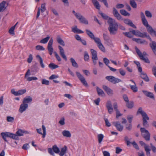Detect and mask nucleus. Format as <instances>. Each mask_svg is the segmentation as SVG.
<instances>
[{"mask_svg":"<svg viewBox=\"0 0 156 156\" xmlns=\"http://www.w3.org/2000/svg\"><path fill=\"white\" fill-rule=\"evenodd\" d=\"M145 150L146 152V155L147 156H151L150 151L151 149L149 148V146H146L145 147Z\"/></svg>","mask_w":156,"mask_h":156,"instance_id":"37998d69","label":"nucleus"},{"mask_svg":"<svg viewBox=\"0 0 156 156\" xmlns=\"http://www.w3.org/2000/svg\"><path fill=\"white\" fill-rule=\"evenodd\" d=\"M28 107V104H24L23 103L20 105L19 109V112L20 113H22L23 112L26 110Z\"/></svg>","mask_w":156,"mask_h":156,"instance_id":"6ab92c4d","label":"nucleus"},{"mask_svg":"<svg viewBox=\"0 0 156 156\" xmlns=\"http://www.w3.org/2000/svg\"><path fill=\"white\" fill-rule=\"evenodd\" d=\"M109 27L108 28L110 34L114 35L116 34L118 30V25L115 20L111 18H109L108 21Z\"/></svg>","mask_w":156,"mask_h":156,"instance_id":"f257e3e1","label":"nucleus"},{"mask_svg":"<svg viewBox=\"0 0 156 156\" xmlns=\"http://www.w3.org/2000/svg\"><path fill=\"white\" fill-rule=\"evenodd\" d=\"M146 28L148 32L151 35L154 34L155 32V31L153 30L152 27L149 25L146 27Z\"/></svg>","mask_w":156,"mask_h":156,"instance_id":"cd10ccee","label":"nucleus"},{"mask_svg":"<svg viewBox=\"0 0 156 156\" xmlns=\"http://www.w3.org/2000/svg\"><path fill=\"white\" fill-rule=\"evenodd\" d=\"M80 21V22L85 24H87L88 23V21L86 19L83 17L80 14L77 18Z\"/></svg>","mask_w":156,"mask_h":156,"instance_id":"ddd939ff","label":"nucleus"},{"mask_svg":"<svg viewBox=\"0 0 156 156\" xmlns=\"http://www.w3.org/2000/svg\"><path fill=\"white\" fill-rule=\"evenodd\" d=\"M48 67L51 69H53L58 67L59 66L58 65L55 64L53 63H51L49 65Z\"/></svg>","mask_w":156,"mask_h":156,"instance_id":"ea45409f","label":"nucleus"},{"mask_svg":"<svg viewBox=\"0 0 156 156\" xmlns=\"http://www.w3.org/2000/svg\"><path fill=\"white\" fill-rule=\"evenodd\" d=\"M95 42L97 44L98 47L100 50L103 52H105V48L102 44L100 39L99 38L96 39Z\"/></svg>","mask_w":156,"mask_h":156,"instance_id":"0eeeda50","label":"nucleus"},{"mask_svg":"<svg viewBox=\"0 0 156 156\" xmlns=\"http://www.w3.org/2000/svg\"><path fill=\"white\" fill-rule=\"evenodd\" d=\"M113 106L116 112V118H118L119 116H121L122 114L118 109V105L117 102H115L113 104Z\"/></svg>","mask_w":156,"mask_h":156,"instance_id":"dca6fc26","label":"nucleus"},{"mask_svg":"<svg viewBox=\"0 0 156 156\" xmlns=\"http://www.w3.org/2000/svg\"><path fill=\"white\" fill-rule=\"evenodd\" d=\"M133 116L132 115H128L127 116V119L129 123H132Z\"/></svg>","mask_w":156,"mask_h":156,"instance_id":"de8ad7c7","label":"nucleus"},{"mask_svg":"<svg viewBox=\"0 0 156 156\" xmlns=\"http://www.w3.org/2000/svg\"><path fill=\"white\" fill-rule=\"evenodd\" d=\"M105 78L108 81L114 84L122 82V80L121 79L116 78L112 76H107Z\"/></svg>","mask_w":156,"mask_h":156,"instance_id":"39448f33","label":"nucleus"},{"mask_svg":"<svg viewBox=\"0 0 156 156\" xmlns=\"http://www.w3.org/2000/svg\"><path fill=\"white\" fill-rule=\"evenodd\" d=\"M108 112L109 114H112L113 111V108H112V103L110 101H108L106 104Z\"/></svg>","mask_w":156,"mask_h":156,"instance_id":"9d476101","label":"nucleus"},{"mask_svg":"<svg viewBox=\"0 0 156 156\" xmlns=\"http://www.w3.org/2000/svg\"><path fill=\"white\" fill-rule=\"evenodd\" d=\"M54 53L55 54V56L57 60L59 62H60L61 61L62 59L60 58V57L59 56L58 54L56 52H54Z\"/></svg>","mask_w":156,"mask_h":156,"instance_id":"774afa93","label":"nucleus"},{"mask_svg":"<svg viewBox=\"0 0 156 156\" xmlns=\"http://www.w3.org/2000/svg\"><path fill=\"white\" fill-rule=\"evenodd\" d=\"M135 49L136 53L139 56L140 60H143L144 62L149 63H150V61L147 57H145L147 55V54L145 51L143 52L142 53L140 50L136 47H135Z\"/></svg>","mask_w":156,"mask_h":156,"instance_id":"f03ea898","label":"nucleus"},{"mask_svg":"<svg viewBox=\"0 0 156 156\" xmlns=\"http://www.w3.org/2000/svg\"><path fill=\"white\" fill-rule=\"evenodd\" d=\"M25 132H26L22 130L19 129L16 132L15 134H16L17 136L18 137V136H23V134L25 133Z\"/></svg>","mask_w":156,"mask_h":156,"instance_id":"e433bc0d","label":"nucleus"},{"mask_svg":"<svg viewBox=\"0 0 156 156\" xmlns=\"http://www.w3.org/2000/svg\"><path fill=\"white\" fill-rule=\"evenodd\" d=\"M1 136L3 139L6 142L8 140L6 139V137H9L15 140H18L19 137L15 134L10 133L9 132H2L1 133Z\"/></svg>","mask_w":156,"mask_h":156,"instance_id":"7ed1b4c3","label":"nucleus"},{"mask_svg":"<svg viewBox=\"0 0 156 156\" xmlns=\"http://www.w3.org/2000/svg\"><path fill=\"white\" fill-rule=\"evenodd\" d=\"M123 34L125 36L129 38H131L133 36L131 33L129 32H123Z\"/></svg>","mask_w":156,"mask_h":156,"instance_id":"bf43d9fd","label":"nucleus"},{"mask_svg":"<svg viewBox=\"0 0 156 156\" xmlns=\"http://www.w3.org/2000/svg\"><path fill=\"white\" fill-rule=\"evenodd\" d=\"M138 113L140 114L142 117L145 116V117H147V114L145 112L142 110V108L141 107H140L137 111V114Z\"/></svg>","mask_w":156,"mask_h":156,"instance_id":"bb28decb","label":"nucleus"},{"mask_svg":"<svg viewBox=\"0 0 156 156\" xmlns=\"http://www.w3.org/2000/svg\"><path fill=\"white\" fill-rule=\"evenodd\" d=\"M150 46L154 54L156 55V42L152 41L151 43L150 44Z\"/></svg>","mask_w":156,"mask_h":156,"instance_id":"4be33fe9","label":"nucleus"},{"mask_svg":"<svg viewBox=\"0 0 156 156\" xmlns=\"http://www.w3.org/2000/svg\"><path fill=\"white\" fill-rule=\"evenodd\" d=\"M124 140L126 142L127 146L129 145V144L131 143V142L129 140V138L127 136H126L124 137Z\"/></svg>","mask_w":156,"mask_h":156,"instance_id":"338daca9","label":"nucleus"},{"mask_svg":"<svg viewBox=\"0 0 156 156\" xmlns=\"http://www.w3.org/2000/svg\"><path fill=\"white\" fill-rule=\"evenodd\" d=\"M41 83L42 84L45 85H48L49 84V81L45 79H43L42 80Z\"/></svg>","mask_w":156,"mask_h":156,"instance_id":"680f3d73","label":"nucleus"},{"mask_svg":"<svg viewBox=\"0 0 156 156\" xmlns=\"http://www.w3.org/2000/svg\"><path fill=\"white\" fill-rule=\"evenodd\" d=\"M46 9L45 8V3L42 4L41 5V10L42 12H43L45 11Z\"/></svg>","mask_w":156,"mask_h":156,"instance_id":"603ef678","label":"nucleus"},{"mask_svg":"<svg viewBox=\"0 0 156 156\" xmlns=\"http://www.w3.org/2000/svg\"><path fill=\"white\" fill-rule=\"evenodd\" d=\"M42 129L43 131V134H42V132H41V128H40L39 129H37V132L38 133H39L40 134H42L43 135L42 137L43 138H44V137H45V136L46 134V128H45V126L43 125L42 126Z\"/></svg>","mask_w":156,"mask_h":156,"instance_id":"412c9836","label":"nucleus"},{"mask_svg":"<svg viewBox=\"0 0 156 156\" xmlns=\"http://www.w3.org/2000/svg\"><path fill=\"white\" fill-rule=\"evenodd\" d=\"M132 128V123H129V124H126V128L129 131H131Z\"/></svg>","mask_w":156,"mask_h":156,"instance_id":"4d7b16f0","label":"nucleus"},{"mask_svg":"<svg viewBox=\"0 0 156 156\" xmlns=\"http://www.w3.org/2000/svg\"><path fill=\"white\" fill-rule=\"evenodd\" d=\"M126 106L128 108L131 109L133 107L134 103L133 101H129L126 102Z\"/></svg>","mask_w":156,"mask_h":156,"instance_id":"f704fd0d","label":"nucleus"},{"mask_svg":"<svg viewBox=\"0 0 156 156\" xmlns=\"http://www.w3.org/2000/svg\"><path fill=\"white\" fill-rule=\"evenodd\" d=\"M70 60L72 63V66L75 68H78V64L73 58H71L70 59Z\"/></svg>","mask_w":156,"mask_h":156,"instance_id":"72a5a7b5","label":"nucleus"},{"mask_svg":"<svg viewBox=\"0 0 156 156\" xmlns=\"http://www.w3.org/2000/svg\"><path fill=\"white\" fill-rule=\"evenodd\" d=\"M15 28L14 27H12L9 30V33L11 35L13 36L15 35L14 30Z\"/></svg>","mask_w":156,"mask_h":156,"instance_id":"8fccbe9b","label":"nucleus"},{"mask_svg":"<svg viewBox=\"0 0 156 156\" xmlns=\"http://www.w3.org/2000/svg\"><path fill=\"white\" fill-rule=\"evenodd\" d=\"M103 88L106 91L108 94L109 95L112 96L113 94V91L110 88L106 86L103 85Z\"/></svg>","mask_w":156,"mask_h":156,"instance_id":"4468645a","label":"nucleus"},{"mask_svg":"<svg viewBox=\"0 0 156 156\" xmlns=\"http://www.w3.org/2000/svg\"><path fill=\"white\" fill-rule=\"evenodd\" d=\"M106 41L108 45L112 47L114 45L112 43V41L110 38Z\"/></svg>","mask_w":156,"mask_h":156,"instance_id":"e2e57ef3","label":"nucleus"},{"mask_svg":"<svg viewBox=\"0 0 156 156\" xmlns=\"http://www.w3.org/2000/svg\"><path fill=\"white\" fill-rule=\"evenodd\" d=\"M113 14L115 17L118 20H122V18L121 15L119 13L117 9L115 8H113Z\"/></svg>","mask_w":156,"mask_h":156,"instance_id":"f8f14e48","label":"nucleus"},{"mask_svg":"<svg viewBox=\"0 0 156 156\" xmlns=\"http://www.w3.org/2000/svg\"><path fill=\"white\" fill-rule=\"evenodd\" d=\"M72 31L73 32L75 33H83V32L81 30L78 29L77 28V26H75L74 27H72Z\"/></svg>","mask_w":156,"mask_h":156,"instance_id":"473e14b6","label":"nucleus"},{"mask_svg":"<svg viewBox=\"0 0 156 156\" xmlns=\"http://www.w3.org/2000/svg\"><path fill=\"white\" fill-rule=\"evenodd\" d=\"M61 151L59 153V155L60 156H63L66 153L67 150V147L65 146L63 147L62 148L61 150Z\"/></svg>","mask_w":156,"mask_h":156,"instance_id":"2f4dec72","label":"nucleus"},{"mask_svg":"<svg viewBox=\"0 0 156 156\" xmlns=\"http://www.w3.org/2000/svg\"><path fill=\"white\" fill-rule=\"evenodd\" d=\"M113 124L119 131H121L122 130L123 128V126L121 124L120 122L119 121L114 122H113Z\"/></svg>","mask_w":156,"mask_h":156,"instance_id":"1a4fd4ad","label":"nucleus"},{"mask_svg":"<svg viewBox=\"0 0 156 156\" xmlns=\"http://www.w3.org/2000/svg\"><path fill=\"white\" fill-rule=\"evenodd\" d=\"M56 40L57 41L58 43L63 46H65V44L64 41L59 36H57Z\"/></svg>","mask_w":156,"mask_h":156,"instance_id":"7c9ffc66","label":"nucleus"},{"mask_svg":"<svg viewBox=\"0 0 156 156\" xmlns=\"http://www.w3.org/2000/svg\"><path fill=\"white\" fill-rule=\"evenodd\" d=\"M142 21L143 25L145 27H146L149 25L147 20L146 19V18L142 19Z\"/></svg>","mask_w":156,"mask_h":156,"instance_id":"13d9d810","label":"nucleus"},{"mask_svg":"<svg viewBox=\"0 0 156 156\" xmlns=\"http://www.w3.org/2000/svg\"><path fill=\"white\" fill-rule=\"evenodd\" d=\"M89 57L87 52L86 51L84 52V59L85 61H88L89 59Z\"/></svg>","mask_w":156,"mask_h":156,"instance_id":"49530a36","label":"nucleus"},{"mask_svg":"<svg viewBox=\"0 0 156 156\" xmlns=\"http://www.w3.org/2000/svg\"><path fill=\"white\" fill-rule=\"evenodd\" d=\"M142 92L147 97H149L154 100H155L154 95L152 93L148 92L146 90H143Z\"/></svg>","mask_w":156,"mask_h":156,"instance_id":"f3484780","label":"nucleus"},{"mask_svg":"<svg viewBox=\"0 0 156 156\" xmlns=\"http://www.w3.org/2000/svg\"><path fill=\"white\" fill-rule=\"evenodd\" d=\"M58 48L59 50V53L60 55L65 61H67V58L66 56L65 55V52L63 48L60 45L58 46Z\"/></svg>","mask_w":156,"mask_h":156,"instance_id":"9b49d317","label":"nucleus"},{"mask_svg":"<svg viewBox=\"0 0 156 156\" xmlns=\"http://www.w3.org/2000/svg\"><path fill=\"white\" fill-rule=\"evenodd\" d=\"M53 151L56 153H58L60 151L59 148L56 145H54L52 147Z\"/></svg>","mask_w":156,"mask_h":156,"instance_id":"a19ab883","label":"nucleus"},{"mask_svg":"<svg viewBox=\"0 0 156 156\" xmlns=\"http://www.w3.org/2000/svg\"><path fill=\"white\" fill-rule=\"evenodd\" d=\"M105 122V125L107 127H110L111 126V124L110 122H109V121L108 119L105 118H104Z\"/></svg>","mask_w":156,"mask_h":156,"instance_id":"864d4df0","label":"nucleus"},{"mask_svg":"<svg viewBox=\"0 0 156 156\" xmlns=\"http://www.w3.org/2000/svg\"><path fill=\"white\" fill-rule=\"evenodd\" d=\"M140 76L145 81L148 82L149 81V78L146 73L144 72L142 73H140Z\"/></svg>","mask_w":156,"mask_h":156,"instance_id":"a878e982","label":"nucleus"},{"mask_svg":"<svg viewBox=\"0 0 156 156\" xmlns=\"http://www.w3.org/2000/svg\"><path fill=\"white\" fill-rule=\"evenodd\" d=\"M124 22L126 24L129 25L134 28H136V27L133 24L132 22L129 19H125L124 20Z\"/></svg>","mask_w":156,"mask_h":156,"instance_id":"a211bd4d","label":"nucleus"},{"mask_svg":"<svg viewBox=\"0 0 156 156\" xmlns=\"http://www.w3.org/2000/svg\"><path fill=\"white\" fill-rule=\"evenodd\" d=\"M76 73L77 76L81 82L83 83V85L86 87H88V84L83 76L78 72H76Z\"/></svg>","mask_w":156,"mask_h":156,"instance_id":"423d86ee","label":"nucleus"},{"mask_svg":"<svg viewBox=\"0 0 156 156\" xmlns=\"http://www.w3.org/2000/svg\"><path fill=\"white\" fill-rule=\"evenodd\" d=\"M32 101V98L29 96L27 98H24L23 99L22 103L24 104H27L28 103L31 102Z\"/></svg>","mask_w":156,"mask_h":156,"instance_id":"b1692460","label":"nucleus"},{"mask_svg":"<svg viewBox=\"0 0 156 156\" xmlns=\"http://www.w3.org/2000/svg\"><path fill=\"white\" fill-rule=\"evenodd\" d=\"M103 61L105 64L108 67L109 66L108 65L109 63V61L106 58H103Z\"/></svg>","mask_w":156,"mask_h":156,"instance_id":"0e129e2a","label":"nucleus"},{"mask_svg":"<svg viewBox=\"0 0 156 156\" xmlns=\"http://www.w3.org/2000/svg\"><path fill=\"white\" fill-rule=\"evenodd\" d=\"M26 89H22L19 90L17 92V96L26 93Z\"/></svg>","mask_w":156,"mask_h":156,"instance_id":"79ce46f5","label":"nucleus"},{"mask_svg":"<svg viewBox=\"0 0 156 156\" xmlns=\"http://www.w3.org/2000/svg\"><path fill=\"white\" fill-rule=\"evenodd\" d=\"M99 14H100L101 17L105 20H107L108 18V16L101 12H99Z\"/></svg>","mask_w":156,"mask_h":156,"instance_id":"5fc2aeb1","label":"nucleus"},{"mask_svg":"<svg viewBox=\"0 0 156 156\" xmlns=\"http://www.w3.org/2000/svg\"><path fill=\"white\" fill-rule=\"evenodd\" d=\"M130 81L132 82L133 83V84L132 85H130L131 89L133 91V92H136L138 90V89L137 87L136 86L135 83L133 80H131Z\"/></svg>","mask_w":156,"mask_h":156,"instance_id":"5701e85b","label":"nucleus"},{"mask_svg":"<svg viewBox=\"0 0 156 156\" xmlns=\"http://www.w3.org/2000/svg\"><path fill=\"white\" fill-rule=\"evenodd\" d=\"M63 135L67 137H70L71 136V134L69 131L66 130L63 131L62 132Z\"/></svg>","mask_w":156,"mask_h":156,"instance_id":"c756f323","label":"nucleus"},{"mask_svg":"<svg viewBox=\"0 0 156 156\" xmlns=\"http://www.w3.org/2000/svg\"><path fill=\"white\" fill-rule=\"evenodd\" d=\"M36 49L38 50L44 51L45 50L44 48L42 46L39 45L36 46Z\"/></svg>","mask_w":156,"mask_h":156,"instance_id":"052dcab7","label":"nucleus"},{"mask_svg":"<svg viewBox=\"0 0 156 156\" xmlns=\"http://www.w3.org/2000/svg\"><path fill=\"white\" fill-rule=\"evenodd\" d=\"M86 32L87 34L88 35V36L89 37H90L92 39H94V41L96 39L99 38L98 37H95L94 36V34L90 30H88L87 29H86Z\"/></svg>","mask_w":156,"mask_h":156,"instance_id":"393cba45","label":"nucleus"},{"mask_svg":"<svg viewBox=\"0 0 156 156\" xmlns=\"http://www.w3.org/2000/svg\"><path fill=\"white\" fill-rule=\"evenodd\" d=\"M145 14L147 17L151 18L152 17V15L151 13L148 10L145 11Z\"/></svg>","mask_w":156,"mask_h":156,"instance_id":"6e6d98bb","label":"nucleus"},{"mask_svg":"<svg viewBox=\"0 0 156 156\" xmlns=\"http://www.w3.org/2000/svg\"><path fill=\"white\" fill-rule=\"evenodd\" d=\"M135 0H130L129 4L134 9H136L137 8V4L135 1Z\"/></svg>","mask_w":156,"mask_h":156,"instance_id":"c9c22d12","label":"nucleus"},{"mask_svg":"<svg viewBox=\"0 0 156 156\" xmlns=\"http://www.w3.org/2000/svg\"><path fill=\"white\" fill-rule=\"evenodd\" d=\"M96 89L98 94L99 96H101L102 97L105 96V94L102 90L98 87H96Z\"/></svg>","mask_w":156,"mask_h":156,"instance_id":"c85d7f7f","label":"nucleus"},{"mask_svg":"<svg viewBox=\"0 0 156 156\" xmlns=\"http://www.w3.org/2000/svg\"><path fill=\"white\" fill-rule=\"evenodd\" d=\"M147 34L146 32L142 33L139 31L137 36L142 38H144L146 37Z\"/></svg>","mask_w":156,"mask_h":156,"instance_id":"4c0bfd02","label":"nucleus"},{"mask_svg":"<svg viewBox=\"0 0 156 156\" xmlns=\"http://www.w3.org/2000/svg\"><path fill=\"white\" fill-rule=\"evenodd\" d=\"M9 3L5 1H3L0 3V12L5 10L8 6Z\"/></svg>","mask_w":156,"mask_h":156,"instance_id":"6e6552de","label":"nucleus"},{"mask_svg":"<svg viewBox=\"0 0 156 156\" xmlns=\"http://www.w3.org/2000/svg\"><path fill=\"white\" fill-rule=\"evenodd\" d=\"M14 119L13 117L8 116L6 117V120L8 122H13L14 121Z\"/></svg>","mask_w":156,"mask_h":156,"instance_id":"09e8293b","label":"nucleus"},{"mask_svg":"<svg viewBox=\"0 0 156 156\" xmlns=\"http://www.w3.org/2000/svg\"><path fill=\"white\" fill-rule=\"evenodd\" d=\"M133 40L136 42L138 44H147V42L144 40L140 39V38H133Z\"/></svg>","mask_w":156,"mask_h":156,"instance_id":"aec40b11","label":"nucleus"},{"mask_svg":"<svg viewBox=\"0 0 156 156\" xmlns=\"http://www.w3.org/2000/svg\"><path fill=\"white\" fill-rule=\"evenodd\" d=\"M49 38L50 37L48 36L46 37L41 40L40 41V42L41 43L45 44L47 42Z\"/></svg>","mask_w":156,"mask_h":156,"instance_id":"a18cd8bd","label":"nucleus"},{"mask_svg":"<svg viewBox=\"0 0 156 156\" xmlns=\"http://www.w3.org/2000/svg\"><path fill=\"white\" fill-rule=\"evenodd\" d=\"M93 4L97 9L98 10L100 9L101 6L98 1L94 2Z\"/></svg>","mask_w":156,"mask_h":156,"instance_id":"3c124183","label":"nucleus"},{"mask_svg":"<svg viewBox=\"0 0 156 156\" xmlns=\"http://www.w3.org/2000/svg\"><path fill=\"white\" fill-rule=\"evenodd\" d=\"M120 12L122 15L124 16H129L130 15V14L125 9H122L120 11Z\"/></svg>","mask_w":156,"mask_h":156,"instance_id":"58836bf2","label":"nucleus"},{"mask_svg":"<svg viewBox=\"0 0 156 156\" xmlns=\"http://www.w3.org/2000/svg\"><path fill=\"white\" fill-rule=\"evenodd\" d=\"M147 117H145V116L142 117L143 125L146 128H147L149 126L148 122L147 121V120H149V118L148 116L147 115Z\"/></svg>","mask_w":156,"mask_h":156,"instance_id":"2eb2a0df","label":"nucleus"},{"mask_svg":"<svg viewBox=\"0 0 156 156\" xmlns=\"http://www.w3.org/2000/svg\"><path fill=\"white\" fill-rule=\"evenodd\" d=\"M98 138L99 143L101 144L104 138V135L101 134H98Z\"/></svg>","mask_w":156,"mask_h":156,"instance_id":"c03bdc74","label":"nucleus"},{"mask_svg":"<svg viewBox=\"0 0 156 156\" xmlns=\"http://www.w3.org/2000/svg\"><path fill=\"white\" fill-rule=\"evenodd\" d=\"M140 131L141 133L142 136L145 140L147 141H150V134L148 130L144 128H141Z\"/></svg>","mask_w":156,"mask_h":156,"instance_id":"20e7f679","label":"nucleus"},{"mask_svg":"<svg viewBox=\"0 0 156 156\" xmlns=\"http://www.w3.org/2000/svg\"><path fill=\"white\" fill-rule=\"evenodd\" d=\"M27 79L28 81H30L33 80H37V78L36 77L32 76L28 77Z\"/></svg>","mask_w":156,"mask_h":156,"instance_id":"69168bd1","label":"nucleus"}]
</instances>
